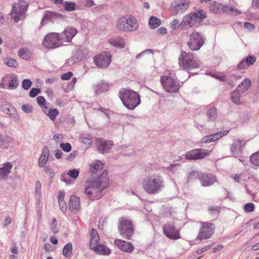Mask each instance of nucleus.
<instances>
[{
  "instance_id": "42",
  "label": "nucleus",
  "mask_w": 259,
  "mask_h": 259,
  "mask_svg": "<svg viewBox=\"0 0 259 259\" xmlns=\"http://www.w3.org/2000/svg\"><path fill=\"white\" fill-rule=\"evenodd\" d=\"M49 151L47 147H45L42 150V153L39 159V162H47L49 159Z\"/></svg>"
},
{
  "instance_id": "2",
  "label": "nucleus",
  "mask_w": 259,
  "mask_h": 259,
  "mask_svg": "<svg viewBox=\"0 0 259 259\" xmlns=\"http://www.w3.org/2000/svg\"><path fill=\"white\" fill-rule=\"evenodd\" d=\"M119 96L123 105L130 110L134 109L141 103L138 94L127 89L121 90L119 93Z\"/></svg>"
},
{
  "instance_id": "49",
  "label": "nucleus",
  "mask_w": 259,
  "mask_h": 259,
  "mask_svg": "<svg viewBox=\"0 0 259 259\" xmlns=\"http://www.w3.org/2000/svg\"><path fill=\"white\" fill-rule=\"evenodd\" d=\"M79 174V171L76 169L70 170L67 172L68 175L73 179H76L78 177Z\"/></svg>"
},
{
  "instance_id": "9",
  "label": "nucleus",
  "mask_w": 259,
  "mask_h": 259,
  "mask_svg": "<svg viewBox=\"0 0 259 259\" xmlns=\"http://www.w3.org/2000/svg\"><path fill=\"white\" fill-rule=\"evenodd\" d=\"M59 33L52 32L46 35L42 41V46L48 49H53L61 46Z\"/></svg>"
},
{
  "instance_id": "64",
  "label": "nucleus",
  "mask_w": 259,
  "mask_h": 259,
  "mask_svg": "<svg viewBox=\"0 0 259 259\" xmlns=\"http://www.w3.org/2000/svg\"><path fill=\"white\" fill-rule=\"evenodd\" d=\"M251 7L253 9H257L259 8V0H252Z\"/></svg>"
},
{
  "instance_id": "57",
  "label": "nucleus",
  "mask_w": 259,
  "mask_h": 259,
  "mask_svg": "<svg viewBox=\"0 0 259 259\" xmlns=\"http://www.w3.org/2000/svg\"><path fill=\"white\" fill-rule=\"evenodd\" d=\"M249 67L247 65L246 63L244 61V59H243L238 65L237 68L239 70L245 69Z\"/></svg>"
},
{
  "instance_id": "20",
  "label": "nucleus",
  "mask_w": 259,
  "mask_h": 259,
  "mask_svg": "<svg viewBox=\"0 0 259 259\" xmlns=\"http://www.w3.org/2000/svg\"><path fill=\"white\" fill-rule=\"evenodd\" d=\"M0 108L3 112L9 116H12L16 114L15 108L5 100H0Z\"/></svg>"
},
{
  "instance_id": "37",
  "label": "nucleus",
  "mask_w": 259,
  "mask_h": 259,
  "mask_svg": "<svg viewBox=\"0 0 259 259\" xmlns=\"http://www.w3.org/2000/svg\"><path fill=\"white\" fill-rule=\"evenodd\" d=\"M242 94L238 92L236 89L231 94V101L235 104L239 105L241 103L240 96Z\"/></svg>"
},
{
  "instance_id": "38",
  "label": "nucleus",
  "mask_w": 259,
  "mask_h": 259,
  "mask_svg": "<svg viewBox=\"0 0 259 259\" xmlns=\"http://www.w3.org/2000/svg\"><path fill=\"white\" fill-rule=\"evenodd\" d=\"M44 112L49 117V118L52 121L55 120L56 117L59 114V111L56 108L51 109L49 110L48 112L46 110H44Z\"/></svg>"
},
{
  "instance_id": "40",
  "label": "nucleus",
  "mask_w": 259,
  "mask_h": 259,
  "mask_svg": "<svg viewBox=\"0 0 259 259\" xmlns=\"http://www.w3.org/2000/svg\"><path fill=\"white\" fill-rule=\"evenodd\" d=\"M229 133L228 130L219 131L215 134L210 135L211 138L213 139V142L215 141L223 136L226 135Z\"/></svg>"
},
{
  "instance_id": "19",
  "label": "nucleus",
  "mask_w": 259,
  "mask_h": 259,
  "mask_svg": "<svg viewBox=\"0 0 259 259\" xmlns=\"http://www.w3.org/2000/svg\"><path fill=\"white\" fill-rule=\"evenodd\" d=\"M114 243L120 250L126 253H131L134 249V246L131 243L121 239H115Z\"/></svg>"
},
{
  "instance_id": "5",
  "label": "nucleus",
  "mask_w": 259,
  "mask_h": 259,
  "mask_svg": "<svg viewBox=\"0 0 259 259\" xmlns=\"http://www.w3.org/2000/svg\"><path fill=\"white\" fill-rule=\"evenodd\" d=\"M118 224V230L120 234L126 239H131L134 231L132 220L123 217L119 219Z\"/></svg>"
},
{
  "instance_id": "30",
  "label": "nucleus",
  "mask_w": 259,
  "mask_h": 259,
  "mask_svg": "<svg viewBox=\"0 0 259 259\" xmlns=\"http://www.w3.org/2000/svg\"><path fill=\"white\" fill-rule=\"evenodd\" d=\"M242 147V141L236 140L231 147V151L233 154H235L241 152Z\"/></svg>"
},
{
  "instance_id": "32",
  "label": "nucleus",
  "mask_w": 259,
  "mask_h": 259,
  "mask_svg": "<svg viewBox=\"0 0 259 259\" xmlns=\"http://www.w3.org/2000/svg\"><path fill=\"white\" fill-rule=\"evenodd\" d=\"M14 143V140L9 136L2 137L0 135V147L8 148L10 145Z\"/></svg>"
},
{
  "instance_id": "7",
  "label": "nucleus",
  "mask_w": 259,
  "mask_h": 259,
  "mask_svg": "<svg viewBox=\"0 0 259 259\" xmlns=\"http://www.w3.org/2000/svg\"><path fill=\"white\" fill-rule=\"evenodd\" d=\"M190 0H174L170 4L169 11L175 15H181L190 7Z\"/></svg>"
},
{
  "instance_id": "21",
  "label": "nucleus",
  "mask_w": 259,
  "mask_h": 259,
  "mask_svg": "<svg viewBox=\"0 0 259 259\" xmlns=\"http://www.w3.org/2000/svg\"><path fill=\"white\" fill-rule=\"evenodd\" d=\"M200 180L202 186H209L213 185L216 182V178L211 174H202Z\"/></svg>"
},
{
  "instance_id": "31",
  "label": "nucleus",
  "mask_w": 259,
  "mask_h": 259,
  "mask_svg": "<svg viewBox=\"0 0 259 259\" xmlns=\"http://www.w3.org/2000/svg\"><path fill=\"white\" fill-rule=\"evenodd\" d=\"M59 16L60 14L58 13L52 12H48L45 14L41 23L44 25L50 21H52L54 19L58 17Z\"/></svg>"
},
{
  "instance_id": "24",
  "label": "nucleus",
  "mask_w": 259,
  "mask_h": 259,
  "mask_svg": "<svg viewBox=\"0 0 259 259\" xmlns=\"http://www.w3.org/2000/svg\"><path fill=\"white\" fill-rule=\"evenodd\" d=\"M90 241V248H95V246L99 244L100 241V237L96 230L93 229L91 231Z\"/></svg>"
},
{
  "instance_id": "35",
  "label": "nucleus",
  "mask_w": 259,
  "mask_h": 259,
  "mask_svg": "<svg viewBox=\"0 0 259 259\" xmlns=\"http://www.w3.org/2000/svg\"><path fill=\"white\" fill-rule=\"evenodd\" d=\"M104 165L103 163H92L90 166V171L96 174L99 171L101 170L104 168Z\"/></svg>"
},
{
  "instance_id": "44",
  "label": "nucleus",
  "mask_w": 259,
  "mask_h": 259,
  "mask_svg": "<svg viewBox=\"0 0 259 259\" xmlns=\"http://www.w3.org/2000/svg\"><path fill=\"white\" fill-rule=\"evenodd\" d=\"M220 5L215 2H212L209 4V9L213 13H217L220 11Z\"/></svg>"
},
{
  "instance_id": "16",
  "label": "nucleus",
  "mask_w": 259,
  "mask_h": 259,
  "mask_svg": "<svg viewBox=\"0 0 259 259\" xmlns=\"http://www.w3.org/2000/svg\"><path fill=\"white\" fill-rule=\"evenodd\" d=\"M113 142L111 141H106L102 138H97L95 140V145L101 153H107L113 146Z\"/></svg>"
},
{
  "instance_id": "14",
  "label": "nucleus",
  "mask_w": 259,
  "mask_h": 259,
  "mask_svg": "<svg viewBox=\"0 0 259 259\" xmlns=\"http://www.w3.org/2000/svg\"><path fill=\"white\" fill-rule=\"evenodd\" d=\"M200 224L201 226L197 239L203 240L210 238L214 233L213 225L211 223L203 222H200Z\"/></svg>"
},
{
  "instance_id": "17",
  "label": "nucleus",
  "mask_w": 259,
  "mask_h": 259,
  "mask_svg": "<svg viewBox=\"0 0 259 259\" xmlns=\"http://www.w3.org/2000/svg\"><path fill=\"white\" fill-rule=\"evenodd\" d=\"M77 33V30L75 28L68 27L61 33H59V37L60 38L62 44L65 42H70L72 38Z\"/></svg>"
},
{
  "instance_id": "1",
  "label": "nucleus",
  "mask_w": 259,
  "mask_h": 259,
  "mask_svg": "<svg viewBox=\"0 0 259 259\" xmlns=\"http://www.w3.org/2000/svg\"><path fill=\"white\" fill-rule=\"evenodd\" d=\"M138 25L136 18L130 14L119 17L115 23L116 29L122 32L135 31L138 29Z\"/></svg>"
},
{
  "instance_id": "51",
  "label": "nucleus",
  "mask_w": 259,
  "mask_h": 259,
  "mask_svg": "<svg viewBox=\"0 0 259 259\" xmlns=\"http://www.w3.org/2000/svg\"><path fill=\"white\" fill-rule=\"evenodd\" d=\"M21 108L22 110L26 113L32 112L33 109L32 106L29 104L23 105L21 107Z\"/></svg>"
},
{
  "instance_id": "43",
  "label": "nucleus",
  "mask_w": 259,
  "mask_h": 259,
  "mask_svg": "<svg viewBox=\"0 0 259 259\" xmlns=\"http://www.w3.org/2000/svg\"><path fill=\"white\" fill-rule=\"evenodd\" d=\"M72 251V245L68 243L64 246L63 249L62 253L65 256H69Z\"/></svg>"
},
{
  "instance_id": "11",
  "label": "nucleus",
  "mask_w": 259,
  "mask_h": 259,
  "mask_svg": "<svg viewBox=\"0 0 259 259\" xmlns=\"http://www.w3.org/2000/svg\"><path fill=\"white\" fill-rule=\"evenodd\" d=\"M204 44V39L202 35L196 31H194L190 36L187 44L192 51H197Z\"/></svg>"
},
{
  "instance_id": "55",
  "label": "nucleus",
  "mask_w": 259,
  "mask_h": 259,
  "mask_svg": "<svg viewBox=\"0 0 259 259\" xmlns=\"http://www.w3.org/2000/svg\"><path fill=\"white\" fill-rule=\"evenodd\" d=\"M250 162H259V151L252 154L250 157Z\"/></svg>"
},
{
  "instance_id": "25",
  "label": "nucleus",
  "mask_w": 259,
  "mask_h": 259,
  "mask_svg": "<svg viewBox=\"0 0 259 259\" xmlns=\"http://www.w3.org/2000/svg\"><path fill=\"white\" fill-rule=\"evenodd\" d=\"M91 249L102 255H108L111 252V250L108 247L100 244L96 245L95 248H92Z\"/></svg>"
},
{
  "instance_id": "54",
  "label": "nucleus",
  "mask_w": 259,
  "mask_h": 259,
  "mask_svg": "<svg viewBox=\"0 0 259 259\" xmlns=\"http://www.w3.org/2000/svg\"><path fill=\"white\" fill-rule=\"evenodd\" d=\"M244 61L246 63L248 66L249 67L253 65L255 62V58L251 56H250L244 59Z\"/></svg>"
},
{
  "instance_id": "4",
  "label": "nucleus",
  "mask_w": 259,
  "mask_h": 259,
  "mask_svg": "<svg viewBox=\"0 0 259 259\" xmlns=\"http://www.w3.org/2000/svg\"><path fill=\"white\" fill-rule=\"evenodd\" d=\"M205 17L206 14L203 10L185 15L180 24L181 28L182 30H187L197 25Z\"/></svg>"
},
{
  "instance_id": "50",
  "label": "nucleus",
  "mask_w": 259,
  "mask_h": 259,
  "mask_svg": "<svg viewBox=\"0 0 259 259\" xmlns=\"http://www.w3.org/2000/svg\"><path fill=\"white\" fill-rule=\"evenodd\" d=\"M60 147L65 152H68L71 150V146L69 143H62Z\"/></svg>"
},
{
  "instance_id": "34",
  "label": "nucleus",
  "mask_w": 259,
  "mask_h": 259,
  "mask_svg": "<svg viewBox=\"0 0 259 259\" xmlns=\"http://www.w3.org/2000/svg\"><path fill=\"white\" fill-rule=\"evenodd\" d=\"M206 116L210 121H214L217 117V109L213 107H210L206 112Z\"/></svg>"
},
{
  "instance_id": "8",
  "label": "nucleus",
  "mask_w": 259,
  "mask_h": 259,
  "mask_svg": "<svg viewBox=\"0 0 259 259\" xmlns=\"http://www.w3.org/2000/svg\"><path fill=\"white\" fill-rule=\"evenodd\" d=\"M27 7L25 2H19L13 5L11 15L15 22H17L24 18Z\"/></svg>"
},
{
  "instance_id": "6",
  "label": "nucleus",
  "mask_w": 259,
  "mask_h": 259,
  "mask_svg": "<svg viewBox=\"0 0 259 259\" xmlns=\"http://www.w3.org/2000/svg\"><path fill=\"white\" fill-rule=\"evenodd\" d=\"M160 180L159 176H150L143 183L144 190L149 193L158 192L160 190Z\"/></svg>"
},
{
  "instance_id": "62",
  "label": "nucleus",
  "mask_w": 259,
  "mask_h": 259,
  "mask_svg": "<svg viewBox=\"0 0 259 259\" xmlns=\"http://www.w3.org/2000/svg\"><path fill=\"white\" fill-rule=\"evenodd\" d=\"M231 9V6L226 4L223 5L222 8H221L220 11H223V12L228 13L229 14L230 9Z\"/></svg>"
},
{
  "instance_id": "29",
  "label": "nucleus",
  "mask_w": 259,
  "mask_h": 259,
  "mask_svg": "<svg viewBox=\"0 0 259 259\" xmlns=\"http://www.w3.org/2000/svg\"><path fill=\"white\" fill-rule=\"evenodd\" d=\"M65 193L62 191L59 192L58 196V203L60 209L63 212H65L67 209V205L64 201Z\"/></svg>"
},
{
  "instance_id": "39",
  "label": "nucleus",
  "mask_w": 259,
  "mask_h": 259,
  "mask_svg": "<svg viewBox=\"0 0 259 259\" xmlns=\"http://www.w3.org/2000/svg\"><path fill=\"white\" fill-rule=\"evenodd\" d=\"M4 62L6 65L10 67L16 68L19 65V64L17 61L11 57L6 58L5 59Z\"/></svg>"
},
{
  "instance_id": "48",
  "label": "nucleus",
  "mask_w": 259,
  "mask_h": 259,
  "mask_svg": "<svg viewBox=\"0 0 259 259\" xmlns=\"http://www.w3.org/2000/svg\"><path fill=\"white\" fill-rule=\"evenodd\" d=\"M244 210L245 212H252L254 210V204L253 203H248L244 206Z\"/></svg>"
},
{
  "instance_id": "60",
  "label": "nucleus",
  "mask_w": 259,
  "mask_h": 259,
  "mask_svg": "<svg viewBox=\"0 0 259 259\" xmlns=\"http://www.w3.org/2000/svg\"><path fill=\"white\" fill-rule=\"evenodd\" d=\"M73 76V73L71 71H69L66 73H64L61 76V78L64 80L69 79Z\"/></svg>"
},
{
  "instance_id": "10",
  "label": "nucleus",
  "mask_w": 259,
  "mask_h": 259,
  "mask_svg": "<svg viewBox=\"0 0 259 259\" xmlns=\"http://www.w3.org/2000/svg\"><path fill=\"white\" fill-rule=\"evenodd\" d=\"M180 87V83L175 78L170 76L163 75V88L166 92H177Z\"/></svg>"
},
{
  "instance_id": "22",
  "label": "nucleus",
  "mask_w": 259,
  "mask_h": 259,
  "mask_svg": "<svg viewBox=\"0 0 259 259\" xmlns=\"http://www.w3.org/2000/svg\"><path fill=\"white\" fill-rule=\"evenodd\" d=\"M95 183L98 184V186L103 190L109 184V179L108 177V172L106 170H104L102 175L99 177V179Z\"/></svg>"
},
{
  "instance_id": "23",
  "label": "nucleus",
  "mask_w": 259,
  "mask_h": 259,
  "mask_svg": "<svg viewBox=\"0 0 259 259\" xmlns=\"http://www.w3.org/2000/svg\"><path fill=\"white\" fill-rule=\"evenodd\" d=\"M69 207V209L72 211L78 210L80 207L79 197L74 195H72L70 198Z\"/></svg>"
},
{
  "instance_id": "27",
  "label": "nucleus",
  "mask_w": 259,
  "mask_h": 259,
  "mask_svg": "<svg viewBox=\"0 0 259 259\" xmlns=\"http://www.w3.org/2000/svg\"><path fill=\"white\" fill-rule=\"evenodd\" d=\"M108 42L111 45L120 48H123L124 47V40L121 37H112L108 39Z\"/></svg>"
},
{
  "instance_id": "46",
  "label": "nucleus",
  "mask_w": 259,
  "mask_h": 259,
  "mask_svg": "<svg viewBox=\"0 0 259 259\" xmlns=\"http://www.w3.org/2000/svg\"><path fill=\"white\" fill-rule=\"evenodd\" d=\"M180 21L177 19H174L169 24V27L172 30H175L180 25Z\"/></svg>"
},
{
  "instance_id": "59",
  "label": "nucleus",
  "mask_w": 259,
  "mask_h": 259,
  "mask_svg": "<svg viewBox=\"0 0 259 259\" xmlns=\"http://www.w3.org/2000/svg\"><path fill=\"white\" fill-rule=\"evenodd\" d=\"M229 14L233 15H237L241 14V11L235 7L231 6V9H230Z\"/></svg>"
},
{
  "instance_id": "33",
  "label": "nucleus",
  "mask_w": 259,
  "mask_h": 259,
  "mask_svg": "<svg viewBox=\"0 0 259 259\" xmlns=\"http://www.w3.org/2000/svg\"><path fill=\"white\" fill-rule=\"evenodd\" d=\"M18 56L24 60H29L32 56L31 52L27 48H23L18 52Z\"/></svg>"
},
{
  "instance_id": "3",
  "label": "nucleus",
  "mask_w": 259,
  "mask_h": 259,
  "mask_svg": "<svg viewBox=\"0 0 259 259\" xmlns=\"http://www.w3.org/2000/svg\"><path fill=\"white\" fill-rule=\"evenodd\" d=\"M200 61L196 59L194 55L191 53L183 51L179 57L180 67L184 70L198 68L200 67Z\"/></svg>"
},
{
  "instance_id": "18",
  "label": "nucleus",
  "mask_w": 259,
  "mask_h": 259,
  "mask_svg": "<svg viewBox=\"0 0 259 259\" xmlns=\"http://www.w3.org/2000/svg\"><path fill=\"white\" fill-rule=\"evenodd\" d=\"M163 230L165 235L170 239L177 240L181 238L180 230H177L174 225H165Z\"/></svg>"
},
{
  "instance_id": "28",
  "label": "nucleus",
  "mask_w": 259,
  "mask_h": 259,
  "mask_svg": "<svg viewBox=\"0 0 259 259\" xmlns=\"http://www.w3.org/2000/svg\"><path fill=\"white\" fill-rule=\"evenodd\" d=\"M12 165L11 163H5L4 166L0 168V178L6 179L7 176L10 172V169L12 168Z\"/></svg>"
},
{
  "instance_id": "26",
  "label": "nucleus",
  "mask_w": 259,
  "mask_h": 259,
  "mask_svg": "<svg viewBox=\"0 0 259 259\" xmlns=\"http://www.w3.org/2000/svg\"><path fill=\"white\" fill-rule=\"evenodd\" d=\"M250 80L248 78H246L238 85L236 89L238 90V92H240V93L243 94L250 88Z\"/></svg>"
},
{
  "instance_id": "41",
  "label": "nucleus",
  "mask_w": 259,
  "mask_h": 259,
  "mask_svg": "<svg viewBox=\"0 0 259 259\" xmlns=\"http://www.w3.org/2000/svg\"><path fill=\"white\" fill-rule=\"evenodd\" d=\"M80 141L84 144L87 147H90L92 144V138L90 135H82L80 138Z\"/></svg>"
},
{
  "instance_id": "53",
  "label": "nucleus",
  "mask_w": 259,
  "mask_h": 259,
  "mask_svg": "<svg viewBox=\"0 0 259 259\" xmlns=\"http://www.w3.org/2000/svg\"><path fill=\"white\" fill-rule=\"evenodd\" d=\"M37 102L38 104V105L41 106V107H45V109L47 108L46 106H45L46 104V100L42 96H38L37 98Z\"/></svg>"
},
{
  "instance_id": "52",
  "label": "nucleus",
  "mask_w": 259,
  "mask_h": 259,
  "mask_svg": "<svg viewBox=\"0 0 259 259\" xmlns=\"http://www.w3.org/2000/svg\"><path fill=\"white\" fill-rule=\"evenodd\" d=\"M32 82L29 79H24L22 82V87L26 90L29 89L31 85Z\"/></svg>"
},
{
  "instance_id": "12",
  "label": "nucleus",
  "mask_w": 259,
  "mask_h": 259,
  "mask_svg": "<svg viewBox=\"0 0 259 259\" xmlns=\"http://www.w3.org/2000/svg\"><path fill=\"white\" fill-rule=\"evenodd\" d=\"M94 62L96 66L101 68L108 67L111 63V55L109 52H102L94 56Z\"/></svg>"
},
{
  "instance_id": "13",
  "label": "nucleus",
  "mask_w": 259,
  "mask_h": 259,
  "mask_svg": "<svg viewBox=\"0 0 259 259\" xmlns=\"http://www.w3.org/2000/svg\"><path fill=\"white\" fill-rule=\"evenodd\" d=\"M87 187L85 189V193L91 200H94L101 197L102 190L94 182L87 183Z\"/></svg>"
},
{
  "instance_id": "58",
  "label": "nucleus",
  "mask_w": 259,
  "mask_h": 259,
  "mask_svg": "<svg viewBox=\"0 0 259 259\" xmlns=\"http://www.w3.org/2000/svg\"><path fill=\"white\" fill-rule=\"evenodd\" d=\"M212 246V244H211L210 245H208L207 246H203V247H201V248H198L196 250V253L197 254H201L202 252H203L208 250L209 249H210Z\"/></svg>"
},
{
  "instance_id": "36",
  "label": "nucleus",
  "mask_w": 259,
  "mask_h": 259,
  "mask_svg": "<svg viewBox=\"0 0 259 259\" xmlns=\"http://www.w3.org/2000/svg\"><path fill=\"white\" fill-rule=\"evenodd\" d=\"M161 24V21L159 19L152 16L150 18L149 20V25L151 28L155 29L159 26Z\"/></svg>"
},
{
  "instance_id": "56",
  "label": "nucleus",
  "mask_w": 259,
  "mask_h": 259,
  "mask_svg": "<svg viewBox=\"0 0 259 259\" xmlns=\"http://www.w3.org/2000/svg\"><path fill=\"white\" fill-rule=\"evenodd\" d=\"M40 92V90L37 88H32L29 92V96L31 97H34L36 96Z\"/></svg>"
},
{
  "instance_id": "45",
  "label": "nucleus",
  "mask_w": 259,
  "mask_h": 259,
  "mask_svg": "<svg viewBox=\"0 0 259 259\" xmlns=\"http://www.w3.org/2000/svg\"><path fill=\"white\" fill-rule=\"evenodd\" d=\"M18 85V80L17 76L15 75L11 77V80L9 82V87L11 89H15Z\"/></svg>"
},
{
  "instance_id": "15",
  "label": "nucleus",
  "mask_w": 259,
  "mask_h": 259,
  "mask_svg": "<svg viewBox=\"0 0 259 259\" xmlns=\"http://www.w3.org/2000/svg\"><path fill=\"white\" fill-rule=\"evenodd\" d=\"M211 150L204 149H195L187 152L185 158L188 160H198L202 159L209 155Z\"/></svg>"
},
{
  "instance_id": "63",
  "label": "nucleus",
  "mask_w": 259,
  "mask_h": 259,
  "mask_svg": "<svg viewBox=\"0 0 259 259\" xmlns=\"http://www.w3.org/2000/svg\"><path fill=\"white\" fill-rule=\"evenodd\" d=\"M53 140H55V141L56 142H61L63 139V136L61 134H55L54 136H53Z\"/></svg>"
},
{
  "instance_id": "47",
  "label": "nucleus",
  "mask_w": 259,
  "mask_h": 259,
  "mask_svg": "<svg viewBox=\"0 0 259 259\" xmlns=\"http://www.w3.org/2000/svg\"><path fill=\"white\" fill-rule=\"evenodd\" d=\"M75 4L73 2H66L65 4V8L68 11H74L75 9Z\"/></svg>"
},
{
  "instance_id": "61",
  "label": "nucleus",
  "mask_w": 259,
  "mask_h": 259,
  "mask_svg": "<svg viewBox=\"0 0 259 259\" xmlns=\"http://www.w3.org/2000/svg\"><path fill=\"white\" fill-rule=\"evenodd\" d=\"M211 142H213V139L211 138L210 135L204 136L201 140V143H207Z\"/></svg>"
}]
</instances>
